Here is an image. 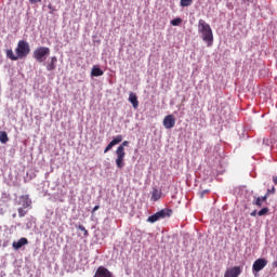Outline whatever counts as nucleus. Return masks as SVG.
I'll return each mask as SVG.
<instances>
[{"label": "nucleus", "mask_w": 277, "mask_h": 277, "mask_svg": "<svg viewBox=\"0 0 277 277\" xmlns=\"http://www.w3.org/2000/svg\"><path fill=\"white\" fill-rule=\"evenodd\" d=\"M273 183H275V185H277V176L273 177Z\"/></svg>", "instance_id": "obj_32"}, {"label": "nucleus", "mask_w": 277, "mask_h": 277, "mask_svg": "<svg viewBox=\"0 0 277 277\" xmlns=\"http://www.w3.org/2000/svg\"><path fill=\"white\" fill-rule=\"evenodd\" d=\"M172 215V210L170 209H162L155 214L148 216L147 222L150 224H155V222H159V220H163L166 217H170Z\"/></svg>", "instance_id": "obj_5"}, {"label": "nucleus", "mask_w": 277, "mask_h": 277, "mask_svg": "<svg viewBox=\"0 0 277 277\" xmlns=\"http://www.w3.org/2000/svg\"><path fill=\"white\" fill-rule=\"evenodd\" d=\"M129 101L131 102L134 109H137V107H140V102L137 101V95H135V93H130Z\"/></svg>", "instance_id": "obj_14"}, {"label": "nucleus", "mask_w": 277, "mask_h": 277, "mask_svg": "<svg viewBox=\"0 0 277 277\" xmlns=\"http://www.w3.org/2000/svg\"><path fill=\"white\" fill-rule=\"evenodd\" d=\"M120 142H122V135H117V136L113 140V142H110V144H111L113 146H116L117 144H120Z\"/></svg>", "instance_id": "obj_19"}, {"label": "nucleus", "mask_w": 277, "mask_h": 277, "mask_svg": "<svg viewBox=\"0 0 277 277\" xmlns=\"http://www.w3.org/2000/svg\"><path fill=\"white\" fill-rule=\"evenodd\" d=\"M180 23H183V19L174 18V19L171 21V25H173V27L179 26Z\"/></svg>", "instance_id": "obj_23"}, {"label": "nucleus", "mask_w": 277, "mask_h": 277, "mask_svg": "<svg viewBox=\"0 0 277 277\" xmlns=\"http://www.w3.org/2000/svg\"><path fill=\"white\" fill-rule=\"evenodd\" d=\"M267 213H269V208L265 207V208H262L259 212H258V215L260 217H263V215H267Z\"/></svg>", "instance_id": "obj_18"}, {"label": "nucleus", "mask_w": 277, "mask_h": 277, "mask_svg": "<svg viewBox=\"0 0 277 277\" xmlns=\"http://www.w3.org/2000/svg\"><path fill=\"white\" fill-rule=\"evenodd\" d=\"M126 146H129V141H123L122 144L116 149L117 158L115 160V163L119 170H122V168H124L126 166L124 163V157H127V153L124 151Z\"/></svg>", "instance_id": "obj_2"}, {"label": "nucleus", "mask_w": 277, "mask_h": 277, "mask_svg": "<svg viewBox=\"0 0 277 277\" xmlns=\"http://www.w3.org/2000/svg\"><path fill=\"white\" fill-rule=\"evenodd\" d=\"M114 148V145L111 143H109L106 148L104 149V153L107 154L109 153V150H111Z\"/></svg>", "instance_id": "obj_25"}, {"label": "nucleus", "mask_w": 277, "mask_h": 277, "mask_svg": "<svg viewBox=\"0 0 277 277\" xmlns=\"http://www.w3.org/2000/svg\"><path fill=\"white\" fill-rule=\"evenodd\" d=\"M26 208H18L17 212H18V216L19 217H25V215H27V210H25Z\"/></svg>", "instance_id": "obj_21"}, {"label": "nucleus", "mask_w": 277, "mask_h": 277, "mask_svg": "<svg viewBox=\"0 0 277 277\" xmlns=\"http://www.w3.org/2000/svg\"><path fill=\"white\" fill-rule=\"evenodd\" d=\"M266 194H276V187H272V189H267Z\"/></svg>", "instance_id": "obj_27"}, {"label": "nucleus", "mask_w": 277, "mask_h": 277, "mask_svg": "<svg viewBox=\"0 0 277 277\" xmlns=\"http://www.w3.org/2000/svg\"><path fill=\"white\" fill-rule=\"evenodd\" d=\"M265 267H267V260L263 258L258 259L252 265V272L259 274V272H262V269H265Z\"/></svg>", "instance_id": "obj_6"}, {"label": "nucleus", "mask_w": 277, "mask_h": 277, "mask_svg": "<svg viewBox=\"0 0 277 277\" xmlns=\"http://www.w3.org/2000/svg\"><path fill=\"white\" fill-rule=\"evenodd\" d=\"M17 205L19 207H23V209H29L31 207V200L29 199V195L19 196Z\"/></svg>", "instance_id": "obj_9"}, {"label": "nucleus", "mask_w": 277, "mask_h": 277, "mask_svg": "<svg viewBox=\"0 0 277 277\" xmlns=\"http://www.w3.org/2000/svg\"><path fill=\"white\" fill-rule=\"evenodd\" d=\"M0 142L1 144H8V142H10V137H8V132L5 131L0 132Z\"/></svg>", "instance_id": "obj_17"}, {"label": "nucleus", "mask_w": 277, "mask_h": 277, "mask_svg": "<svg viewBox=\"0 0 277 277\" xmlns=\"http://www.w3.org/2000/svg\"><path fill=\"white\" fill-rule=\"evenodd\" d=\"M251 216H252V217H256V210H254V211L251 212Z\"/></svg>", "instance_id": "obj_31"}, {"label": "nucleus", "mask_w": 277, "mask_h": 277, "mask_svg": "<svg viewBox=\"0 0 277 277\" xmlns=\"http://www.w3.org/2000/svg\"><path fill=\"white\" fill-rule=\"evenodd\" d=\"M194 0H181V5L182 8H189V5H192V2Z\"/></svg>", "instance_id": "obj_22"}, {"label": "nucleus", "mask_w": 277, "mask_h": 277, "mask_svg": "<svg viewBox=\"0 0 277 277\" xmlns=\"http://www.w3.org/2000/svg\"><path fill=\"white\" fill-rule=\"evenodd\" d=\"M29 243V240L27 238H21L18 241L13 242L14 250H21L23 246H27Z\"/></svg>", "instance_id": "obj_12"}, {"label": "nucleus", "mask_w": 277, "mask_h": 277, "mask_svg": "<svg viewBox=\"0 0 277 277\" xmlns=\"http://www.w3.org/2000/svg\"><path fill=\"white\" fill-rule=\"evenodd\" d=\"M5 55L12 62H17V60H21L18 54H14V51L12 49L5 50Z\"/></svg>", "instance_id": "obj_13"}, {"label": "nucleus", "mask_w": 277, "mask_h": 277, "mask_svg": "<svg viewBox=\"0 0 277 277\" xmlns=\"http://www.w3.org/2000/svg\"><path fill=\"white\" fill-rule=\"evenodd\" d=\"M48 55H51V49L48 47H39L34 51L32 57L37 62L42 63L47 60Z\"/></svg>", "instance_id": "obj_4"}, {"label": "nucleus", "mask_w": 277, "mask_h": 277, "mask_svg": "<svg viewBox=\"0 0 277 277\" xmlns=\"http://www.w3.org/2000/svg\"><path fill=\"white\" fill-rule=\"evenodd\" d=\"M100 209H101V207H100V206H95V207L93 208V210H92V213H94V212L98 211Z\"/></svg>", "instance_id": "obj_30"}, {"label": "nucleus", "mask_w": 277, "mask_h": 277, "mask_svg": "<svg viewBox=\"0 0 277 277\" xmlns=\"http://www.w3.org/2000/svg\"><path fill=\"white\" fill-rule=\"evenodd\" d=\"M253 205H255V207H263V199H261V197H254Z\"/></svg>", "instance_id": "obj_20"}, {"label": "nucleus", "mask_w": 277, "mask_h": 277, "mask_svg": "<svg viewBox=\"0 0 277 277\" xmlns=\"http://www.w3.org/2000/svg\"><path fill=\"white\" fill-rule=\"evenodd\" d=\"M15 53L17 54L19 60H24V57H27V55L31 53V48L29 47V42L25 40H19L15 49Z\"/></svg>", "instance_id": "obj_3"}, {"label": "nucleus", "mask_w": 277, "mask_h": 277, "mask_svg": "<svg viewBox=\"0 0 277 277\" xmlns=\"http://www.w3.org/2000/svg\"><path fill=\"white\" fill-rule=\"evenodd\" d=\"M93 277H115L105 266H98Z\"/></svg>", "instance_id": "obj_8"}, {"label": "nucleus", "mask_w": 277, "mask_h": 277, "mask_svg": "<svg viewBox=\"0 0 277 277\" xmlns=\"http://www.w3.org/2000/svg\"><path fill=\"white\" fill-rule=\"evenodd\" d=\"M78 228L83 233V237H88L89 233L88 229H85V226L79 225Z\"/></svg>", "instance_id": "obj_24"}, {"label": "nucleus", "mask_w": 277, "mask_h": 277, "mask_svg": "<svg viewBox=\"0 0 277 277\" xmlns=\"http://www.w3.org/2000/svg\"><path fill=\"white\" fill-rule=\"evenodd\" d=\"M162 124L164 129H174V126L176 124V119L174 118V115H167L163 118Z\"/></svg>", "instance_id": "obj_7"}, {"label": "nucleus", "mask_w": 277, "mask_h": 277, "mask_svg": "<svg viewBox=\"0 0 277 277\" xmlns=\"http://www.w3.org/2000/svg\"><path fill=\"white\" fill-rule=\"evenodd\" d=\"M241 274V268L238 266H235L230 269H227L224 274V277H239Z\"/></svg>", "instance_id": "obj_10"}, {"label": "nucleus", "mask_w": 277, "mask_h": 277, "mask_svg": "<svg viewBox=\"0 0 277 277\" xmlns=\"http://www.w3.org/2000/svg\"><path fill=\"white\" fill-rule=\"evenodd\" d=\"M208 193H209L208 189L200 192L199 193L200 198H205V195L208 194Z\"/></svg>", "instance_id": "obj_28"}, {"label": "nucleus", "mask_w": 277, "mask_h": 277, "mask_svg": "<svg viewBox=\"0 0 277 277\" xmlns=\"http://www.w3.org/2000/svg\"><path fill=\"white\" fill-rule=\"evenodd\" d=\"M159 198H161V192H159V189L157 188H154L151 193V200H154V202H157Z\"/></svg>", "instance_id": "obj_16"}, {"label": "nucleus", "mask_w": 277, "mask_h": 277, "mask_svg": "<svg viewBox=\"0 0 277 277\" xmlns=\"http://www.w3.org/2000/svg\"><path fill=\"white\" fill-rule=\"evenodd\" d=\"M30 3H42V0H29Z\"/></svg>", "instance_id": "obj_29"}, {"label": "nucleus", "mask_w": 277, "mask_h": 277, "mask_svg": "<svg viewBox=\"0 0 277 277\" xmlns=\"http://www.w3.org/2000/svg\"><path fill=\"white\" fill-rule=\"evenodd\" d=\"M262 202H267V199L269 198V193H266L263 197H260Z\"/></svg>", "instance_id": "obj_26"}, {"label": "nucleus", "mask_w": 277, "mask_h": 277, "mask_svg": "<svg viewBox=\"0 0 277 277\" xmlns=\"http://www.w3.org/2000/svg\"><path fill=\"white\" fill-rule=\"evenodd\" d=\"M198 31L201 34L203 42H207V47H213V30L205 19H199Z\"/></svg>", "instance_id": "obj_1"}, {"label": "nucleus", "mask_w": 277, "mask_h": 277, "mask_svg": "<svg viewBox=\"0 0 277 277\" xmlns=\"http://www.w3.org/2000/svg\"><path fill=\"white\" fill-rule=\"evenodd\" d=\"M243 1H250V0H243Z\"/></svg>", "instance_id": "obj_33"}, {"label": "nucleus", "mask_w": 277, "mask_h": 277, "mask_svg": "<svg viewBox=\"0 0 277 277\" xmlns=\"http://www.w3.org/2000/svg\"><path fill=\"white\" fill-rule=\"evenodd\" d=\"M45 68L49 71L55 70V68H57V56H52L50 61L47 62Z\"/></svg>", "instance_id": "obj_11"}, {"label": "nucleus", "mask_w": 277, "mask_h": 277, "mask_svg": "<svg viewBox=\"0 0 277 277\" xmlns=\"http://www.w3.org/2000/svg\"><path fill=\"white\" fill-rule=\"evenodd\" d=\"M91 75L92 77H103L104 72L97 66H93Z\"/></svg>", "instance_id": "obj_15"}]
</instances>
